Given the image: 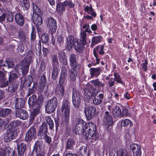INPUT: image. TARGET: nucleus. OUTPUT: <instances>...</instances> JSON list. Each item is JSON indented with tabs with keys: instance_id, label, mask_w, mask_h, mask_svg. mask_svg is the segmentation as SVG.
Wrapping results in <instances>:
<instances>
[{
	"instance_id": "f257e3e1",
	"label": "nucleus",
	"mask_w": 156,
	"mask_h": 156,
	"mask_svg": "<svg viewBox=\"0 0 156 156\" xmlns=\"http://www.w3.org/2000/svg\"><path fill=\"white\" fill-rule=\"evenodd\" d=\"M73 129L76 132L81 130L83 132L87 140L91 139L92 142L96 140L98 138L99 135L96 132L95 125L92 122L87 124L81 119H76Z\"/></svg>"
},
{
	"instance_id": "f03ea898",
	"label": "nucleus",
	"mask_w": 156,
	"mask_h": 156,
	"mask_svg": "<svg viewBox=\"0 0 156 156\" xmlns=\"http://www.w3.org/2000/svg\"><path fill=\"white\" fill-rule=\"evenodd\" d=\"M70 103L68 99H64L61 108L62 121L67 123L69 120L70 112Z\"/></svg>"
},
{
	"instance_id": "7ed1b4c3",
	"label": "nucleus",
	"mask_w": 156,
	"mask_h": 156,
	"mask_svg": "<svg viewBox=\"0 0 156 156\" xmlns=\"http://www.w3.org/2000/svg\"><path fill=\"white\" fill-rule=\"evenodd\" d=\"M108 110L112 112L115 117H123L127 115L128 110L126 108H123L122 112L120 108L113 102L108 105Z\"/></svg>"
},
{
	"instance_id": "20e7f679",
	"label": "nucleus",
	"mask_w": 156,
	"mask_h": 156,
	"mask_svg": "<svg viewBox=\"0 0 156 156\" xmlns=\"http://www.w3.org/2000/svg\"><path fill=\"white\" fill-rule=\"evenodd\" d=\"M58 104V101L55 97L48 100L46 106V111L48 114L52 112L55 109Z\"/></svg>"
},
{
	"instance_id": "39448f33",
	"label": "nucleus",
	"mask_w": 156,
	"mask_h": 156,
	"mask_svg": "<svg viewBox=\"0 0 156 156\" xmlns=\"http://www.w3.org/2000/svg\"><path fill=\"white\" fill-rule=\"evenodd\" d=\"M17 136V131L13 128H9L6 131L4 139L6 142H9L12 140L15 139Z\"/></svg>"
},
{
	"instance_id": "423d86ee",
	"label": "nucleus",
	"mask_w": 156,
	"mask_h": 156,
	"mask_svg": "<svg viewBox=\"0 0 156 156\" xmlns=\"http://www.w3.org/2000/svg\"><path fill=\"white\" fill-rule=\"evenodd\" d=\"M46 24L49 29V30L53 34L56 32L57 29L56 22L55 20L52 17H49L46 20Z\"/></svg>"
},
{
	"instance_id": "0eeeda50",
	"label": "nucleus",
	"mask_w": 156,
	"mask_h": 156,
	"mask_svg": "<svg viewBox=\"0 0 156 156\" xmlns=\"http://www.w3.org/2000/svg\"><path fill=\"white\" fill-rule=\"evenodd\" d=\"M72 100L73 103L75 107L79 108L81 102L80 96L76 90H74L73 91Z\"/></svg>"
},
{
	"instance_id": "6e6552de",
	"label": "nucleus",
	"mask_w": 156,
	"mask_h": 156,
	"mask_svg": "<svg viewBox=\"0 0 156 156\" xmlns=\"http://www.w3.org/2000/svg\"><path fill=\"white\" fill-rule=\"evenodd\" d=\"M36 135V129L34 127H31L27 131L26 134L25 140L27 141H30L35 138Z\"/></svg>"
},
{
	"instance_id": "1a4fd4ad",
	"label": "nucleus",
	"mask_w": 156,
	"mask_h": 156,
	"mask_svg": "<svg viewBox=\"0 0 156 156\" xmlns=\"http://www.w3.org/2000/svg\"><path fill=\"white\" fill-rule=\"evenodd\" d=\"M104 116L103 121L105 124L106 128L108 129L110 126H112L113 123L112 117L108 111L105 112Z\"/></svg>"
},
{
	"instance_id": "9d476101",
	"label": "nucleus",
	"mask_w": 156,
	"mask_h": 156,
	"mask_svg": "<svg viewBox=\"0 0 156 156\" xmlns=\"http://www.w3.org/2000/svg\"><path fill=\"white\" fill-rule=\"evenodd\" d=\"M96 111L95 107L91 106L87 108H85L84 112L87 118L90 119L94 116Z\"/></svg>"
},
{
	"instance_id": "9b49d317",
	"label": "nucleus",
	"mask_w": 156,
	"mask_h": 156,
	"mask_svg": "<svg viewBox=\"0 0 156 156\" xmlns=\"http://www.w3.org/2000/svg\"><path fill=\"white\" fill-rule=\"evenodd\" d=\"M70 65L73 69H79L80 66L77 63L76 56L74 54H71L69 57Z\"/></svg>"
},
{
	"instance_id": "f8f14e48",
	"label": "nucleus",
	"mask_w": 156,
	"mask_h": 156,
	"mask_svg": "<svg viewBox=\"0 0 156 156\" xmlns=\"http://www.w3.org/2000/svg\"><path fill=\"white\" fill-rule=\"evenodd\" d=\"M16 117L23 120H25L28 117L27 112L24 109H20L17 111L15 113Z\"/></svg>"
},
{
	"instance_id": "ddd939ff",
	"label": "nucleus",
	"mask_w": 156,
	"mask_h": 156,
	"mask_svg": "<svg viewBox=\"0 0 156 156\" xmlns=\"http://www.w3.org/2000/svg\"><path fill=\"white\" fill-rule=\"evenodd\" d=\"M77 41L76 39L74 38L73 36H69L67 38V45L66 47L67 50H71Z\"/></svg>"
},
{
	"instance_id": "4468645a",
	"label": "nucleus",
	"mask_w": 156,
	"mask_h": 156,
	"mask_svg": "<svg viewBox=\"0 0 156 156\" xmlns=\"http://www.w3.org/2000/svg\"><path fill=\"white\" fill-rule=\"evenodd\" d=\"M130 149L133 152L135 156H140L141 154V148L140 146L135 144H132L130 146Z\"/></svg>"
},
{
	"instance_id": "2eb2a0df",
	"label": "nucleus",
	"mask_w": 156,
	"mask_h": 156,
	"mask_svg": "<svg viewBox=\"0 0 156 156\" xmlns=\"http://www.w3.org/2000/svg\"><path fill=\"white\" fill-rule=\"evenodd\" d=\"M30 65L29 63H24L23 62H21L20 65H16L15 67L16 70H19V69H21L22 72L24 71H27L29 69Z\"/></svg>"
},
{
	"instance_id": "dca6fc26",
	"label": "nucleus",
	"mask_w": 156,
	"mask_h": 156,
	"mask_svg": "<svg viewBox=\"0 0 156 156\" xmlns=\"http://www.w3.org/2000/svg\"><path fill=\"white\" fill-rule=\"evenodd\" d=\"M37 156H45V151L43 148L38 144H36L34 149Z\"/></svg>"
},
{
	"instance_id": "f3484780",
	"label": "nucleus",
	"mask_w": 156,
	"mask_h": 156,
	"mask_svg": "<svg viewBox=\"0 0 156 156\" xmlns=\"http://www.w3.org/2000/svg\"><path fill=\"white\" fill-rule=\"evenodd\" d=\"M46 83V79L45 76H41L40 80L39 87L38 89V91L40 93L42 92Z\"/></svg>"
},
{
	"instance_id": "a211bd4d",
	"label": "nucleus",
	"mask_w": 156,
	"mask_h": 156,
	"mask_svg": "<svg viewBox=\"0 0 156 156\" xmlns=\"http://www.w3.org/2000/svg\"><path fill=\"white\" fill-rule=\"evenodd\" d=\"M25 104V101L22 98H18L16 99L15 102L16 109H20L23 108Z\"/></svg>"
},
{
	"instance_id": "6ab92c4d",
	"label": "nucleus",
	"mask_w": 156,
	"mask_h": 156,
	"mask_svg": "<svg viewBox=\"0 0 156 156\" xmlns=\"http://www.w3.org/2000/svg\"><path fill=\"white\" fill-rule=\"evenodd\" d=\"M82 42L79 41H77L76 42L74 45L73 46L75 50L78 52H81L84 49V47L83 44H81Z\"/></svg>"
},
{
	"instance_id": "aec40b11",
	"label": "nucleus",
	"mask_w": 156,
	"mask_h": 156,
	"mask_svg": "<svg viewBox=\"0 0 156 156\" xmlns=\"http://www.w3.org/2000/svg\"><path fill=\"white\" fill-rule=\"evenodd\" d=\"M16 23L20 26L23 25L24 23V19L22 15L20 13H17L15 16Z\"/></svg>"
},
{
	"instance_id": "412c9836",
	"label": "nucleus",
	"mask_w": 156,
	"mask_h": 156,
	"mask_svg": "<svg viewBox=\"0 0 156 156\" xmlns=\"http://www.w3.org/2000/svg\"><path fill=\"white\" fill-rule=\"evenodd\" d=\"M36 96L34 94L29 98L28 101V104L30 107H33L36 106L37 104L36 102Z\"/></svg>"
},
{
	"instance_id": "4be33fe9",
	"label": "nucleus",
	"mask_w": 156,
	"mask_h": 156,
	"mask_svg": "<svg viewBox=\"0 0 156 156\" xmlns=\"http://www.w3.org/2000/svg\"><path fill=\"white\" fill-rule=\"evenodd\" d=\"M84 10L88 14L94 17L96 16V14L95 12H94L90 4H89V5L85 6L84 8Z\"/></svg>"
},
{
	"instance_id": "5701e85b",
	"label": "nucleus",
	"mask_w": 156,
	"mask_h": 156,
	"mask_svg": "<svg viewBox=\"0 0 156 156\" xmlns=\"http://www.w3.org/2000/svg\"><path fill=\"white\" fill-rule=\"evenodd\" d=\"M33 21L37 27L41 26L43 23V20L41 15H35Z\"/></svg>"
},
{
	"instance_id": "b1692460",
	"label": "nucleus",
	"mask_w": 156,
	"mask_h": 156,
	"mask_svg": "<svg viewBox=\"0 0 156 156\" xmlns=\"http://www.w3.org/2000/svg\"><path fill=\"white\" fill-rule=\"evenodd\" d=\"M66 70L62 71L61 73V77L59 81V83L60 86H63V85L65 84L66 80Z\"/></svg>"
},
{
	"instance_id": "393cba45",
	"label": "nucleus",
	"mask_w": 156,
	"mask_h": 156,
	"mask_svg": "<svg viewBox=\"0 0 156 156\" xmlns=\"http://www.w3.org/2000/svg\"><path fill=\"white\" fill-rule=\"evenodd\" d=\"M90 73L92 77L98 76L101 73V69L99 68H92L90 69Z\"/></svg>"
},
{
	"instance_id": "a878e982",
	"label": "nucleus",
	"mask_w": 156,
	"mask_h": 156,
	"mask_svg": "<svg viewBox=\"0 0 156 156\" xmlns=\"http://www.w3.org/2000/svg\"><path fill=\"white\" fill-rule=\"evenodd\" d=\"M65 6L63 3L58 2L56 4V11L60 14H62L65 11Z\"/></svg>"
},
{
	"instance_id": "bb28decb",
	"label": "nucleus",
	"mask_w": 156,
	"mask_h": 156,
	"mask_svg": "<svg viewBox=\"0 0 156 156\" xmlns=\"http://www.w3.org/2000/svg\"><path fill=\"white\" fill-rule=\"evenodd\" d=\"M79 69H73L72 68L70 70L69 79L71 81H74L76 78L77 70Z\"/></svg>"
},
{
	"instance_id": "cd10ccee",
	"label": "nucleus",
	"mask_w": 156,
	"mask_h": 156,
	"mask_svg": "<svg viewBox=\"0 0 156 156\" xmlns=\"http://www.w3.org/2000/svg\"><path fill=\"white\" fill-rule=\"evenodd\" d=\"M20 4L24 10H27L30 7V2L28 0H21Z\"/></svg>"
},
{
	"instance_id": "c85d7f7f",
	"label": "nucleus",
	"mask_w": 156,
	"mask_h": 156,
	"mask_svg": "<svg viewBox=\"0 0 156 156\" xmlns=\"http://www.w3.org/2000/svg\"><path fill=\"white\" fill-rule=\"evenodd\" d=\"M86 34L85 32L81 29V31L80 34V40L79 41L82 42L83 45L86 44Z\"/></svg>"
},
{
	"instance_id": "c756f323",
	"label": "nucleus",
	"mask_w": 156,
	"mask_h": 156,
	"mask_svg": "<svg viewBox=\"0 0 156 156\" xmlns=\"http://www.w3.org/2000/svg\"><path fill=\"white\" fill-rule=\"evenodd\" d=\"M92 84L95 87L99 88L101 87H103L104 86L105 84L101 82L98 79L91 81Z\"/></svg>"
},
{
	"instance_id": "7c9ffc66",
	"label": "nucleus",
	"mask_w": 156,
	"mask_h": 156,
	"mask_svg": "<svg viewBox=\"0 0 156 156\" xmlns=\"http://www.w3.org/2000/svg\"><path fill=\"white\" fill-rule=\"evenodd\" d=\"M19 37L22 43H24L27 41V37L23 32L20 31V32Z\"/></svg>"
},
{
	"instance_id": "2f4dec72",
	"label": "nucleus",
	"mask_w": 156,
	"mask_h": 156,
	"mask_svg": "<svg viewBox=\"0 0 156 156\" xmlns=\"http://www.w3.org/2000/svg\"><path fill=\"white\" fill-rule=\"evenodd\" d=\"M102 38V37L101 35L93 37L92 39V45H94L95 44L98 43L101 41Z\"/></svg>"
},
{
	"instance_id": "473e14b6",
	"label": "nucleus",
	"mask_w": 156,
	"mask_h": 156,
	"mask_svg": "<svg viewBox=\"0 0 156 156\" xmlns=\"http://www.w3.org/2000/svg\"><path fill=\"white\" fill-rule=\"evenodd\" d=\"M11 109L5 108L0 110V116H5L8 115L11 112Z\"/></svg>"
},
{
	"instance_id": "72a5a7b5",
	"label": "nucleus",
	"mask_w": 156,
	"mask_h": 156,
	"mask_svg": "<svg viewBox=\"0 0 156 156\" xmlns=\"http://www.w3.org/2000/svg\"><path fill=\"white\" fill-rule=\"evenodd\" d=\"M75 142L74 140L71 138H69L67 140L66 145V150L68 149H71L74 145Z\"/></svg>"
},
{
	"instance_id": "f704fd0d",
	"label": "nucleus",
	"mask_w": 156,
	"mask_h": 156,
	"mask_svg": "<svg viewBox=\"0 0 156 156\" xmlns=\"http://www.w3.org/2000/svg\"><path fill=\"white\" fill-rule=\"evenodd\" d=\"M63 3L65 7L68 6L70 8H73L75 5V3L73 0H65Z\"/></svg>"
},
{
	"instance_id": "c9c22d12",
	"label": "nucleus",
	"mask_w": 156,
	"mask_h": 156,
	"mask_svg": "<svg viewBox=\"0 0 156 156\" xmlns=\"http://www.w3.org/2000/svg\"><path fill=\"white\" fill-rule=\"evenodd\" d=\"M121 125L122 126L125 127L128 126H131L133 125L131 121L127 119L122 120Z\"/></svg>"
},
{
	"instance_id": "e433bc0d",
	"label": "nucleus",
	"mask_w": 156,
	"mask_h": 156,
	"mask_svg": "<svg viewBox=\"0 0 156 156\" xmlns=\"http://www.w3.org/2000/svg\"><path fill=\"white\" fill-rule=\"evenodd\" d=\"M60 56L59 60L61 63L63 65H66L67 64V61L66 58H65V55L64 53H62L59 54Z\"/></svg>"
},
{
	"instance_id": "4c0bfd02",
	"label": "nucleus",
	"mask_w": 156,
	"mask_h": 156,
	"mask_svg": "<svg viewBox=\"0 0 156 156\" xmlns=\"http://www.w3.org/2000/svg\"><path fill=\"white\" fill-rule=\"evenodd\" d=\"M33 8L34 12L33 15H34V13L35 15H41V14L42 13V11L35 4L33 5Z\"/></svg>"
},
{
	"instance_id": "58836bf2",
	"label": "nucleus",
	"mask_w": 156,
	"mask_h": 156,
	"mask_svg": "<svg viewBox=\"0 0 156 156\" xmlns=\"http://www.w3.org/2000/svg\"><path fill=\"white\" fill-rule=\"evenodd\" d=\"M19 152H21V153H23L26 149V145L24 143H21L20 145H18L17 147Z\"/></svg>"
},
{
	"instance_id": "ea45409f",
	"label": "nucleus",
	"mask_w": 156,
	"mask_h": 156,
	"mask_svg": "<svg viewBox=\"0 0 156 156\" xmlns=\"http://www.w3.org/2000/svg\"><path fill=\"white\" fill-rule=\"evenodd\" d=\"M58 73V69L57 66L54 67L52 74V77L54 79H56L57 77Z\"/></svg>"
},
{
	"instance_id": "a19ab883",
	"label": "nucleus",
	"mask_w": 156,
	"mask_h": 156,
	"mask_svg": "<svg viewBox=\"0 0 156 156\" xmlns=\"http://www.w3.org/2000/svg\"><path fill=\"white\" fill-rule=\"evenodd\" d=\"M11 150V148L8 147H6L3 151L2 154L4 156H10V154Z\"/></svg>"
},
{
	"instance_id": "79ce46f5",
	"label": "nucleus",
	"mask_w": 156,
	"mask_h": 156,
	"mask_svg": "<svg viewBox=\"0 0 156 156\" xmlns=\"http://www.w3.org/2000/svg\"><path fill=\"white\" fill-rule=\"evenodd\" d=\"M92 90L89 89L87 88H86L84 90L85 96H86L88 98H90V97L92 95Z\"/></svg>"
},
{
	"instance_id": "37998d69",
	"label": "nucleus",
	"mask_w": 156,
	"mask_h": 156,
	"mask_svg": "<svg viewBox=\"0 0 156 156\" xmlns=\"http://www.w3.org/2000/svg\"><path fill=\"white\" fill-rule=\"evenodd\" d=\"M39 107L40 105L39 104H36V106L31 107L33 108V110L32 112V113L34 115H36L39 113L40 111Z\"/></svg>"
},
{
	"instance_id": "c03bdc74",
	"label": "nucleus",
	"mask_w": 156,
	"mask_h": 156,
	"mask_svg": "<svg viewBox=\"0 0 156 156\" xmlns=\"http://www.w3.org/2000/svg\"><path fill=\"white\" fill-rule=\"evenodd\" d=\"M46 119L48 123V124L49 128L52 129L54 127V122L51 119L49 116L46 117Z\"/></svg>"
},
{
	"instance_id": "a18cd8bd",
	"label": "nucleus",
	"mask_w": 156,
	"mask_h": 156,
	"mask_svg": "<svg viewBox=\"0 0 156 156\" xmlns=\"http://www.w3.org/2000/svg\"><path fill=\"white\" fill-rule=\"evenodd\" d=\"M104 47V46L103 45H99L96 48L94 49H95L96 52V51H97L99 52L100 54L102 55L104 53L103 51Z\"/></svg>"
},
{
	"instance_id": "49530a36",
	"label": "nucleus",
	"mask_w": 156,
	"mask_h": 156,
	"mask_svg": "<svg viewBox=\"0 0 156 156\" xmlns=\"http://www.w3.org/2000/svg\"><path fill=\"white\" fill-rule=\"evenodd\" d=\"M17 88V86L16 84H12L8 87V91L12 92L13 93L16 90Z\"/></svg>"
},
{
	"instance_id": "de8ad7c7",
	"label": "nucleus",
	"mask_w": 156,
	"mask_h": 156,
	"mask_svg": "<svg viewBox=\"0 0 156 156\" xmlns=\"http://www.w3.org/2000/svg\"><path fill=\"white\" fill-rule=\"evenodd\" d=\"M96 94H94V97L93 99V103L95 105H98L101 103L102 101L99 98L96 97Z\"/></svg>"
},
{
	"instance_id": "09e8293b",
	"label": "nucleus",
	"mask_w": 156,
	"mask_h": 156,
	"mask_svg": "<svg viewBox=\"0 0 156 156\" xmlns=\"http://www.w3.org/2000/svg\"><path fill=\"white\" fill-rule=\"evenodd\" d=\"M114 80L117 82L122 84L123 82L121 80L119 74L117 73H115L114 74Z\"/></svg>"
},
{
	"instance_id": "8fccbe9b",
	"label": "nucleus",
	"mask_w": 156,
	"mask_h": 156,
	"mask_svg": "<svg viewBox=\"0 0 156 156\" xmlns=\"http://www.w3.org/2000/svg\"><path fill=\"white\" fill-rule=\"evenodd\" d=\"M64 42L63 37L62 35H59L57 37V43L59 45H61Z\"/></svg>"
},
{
	"instance_id": "3c124183",
	"label": "nucleus",
	"mask_w": 156,
	"mask_h": 156,
	"mask_svg": "<svg viewBox=\"0 0 156 156\" xmlns=\"http://www.w3.org/2000/svg\"><path fill=\"white\" fill-rule=\"evenodd\" d=\"M57 93L62 98L64 94V88L63 86H60L59 89L57 90Z\"/></svg>"
},
{
	"instance_id": "603ef678",
	"label": "nucleus",
	"mask_w": 156,
	"mask_h": 156,
	"mask_svg": "<svg viewBox=\"0 0 156 156\" xmlns=\"http://www.w3.org/2000/svg\"><path fill=\"white\" fill-rule=\"evenodd\" d=\"M13 16L12 12L11 11L8 12V14L6 16L7 20L11 22L13 21Z\"/></svg>"
},
{
	"instance_id": "864d4df0",
	"label": "nucleus",
	"mask_w": 156,
	"mask_h": 156,
	"mask_svg": "<svg viewBox=\"0 0 156 156\" xmlns=\"http://www.w3.org/2000/svg\"><path fill=\"white\" fill-rule=\"evenodd\" d=\"M41 39L42 42L46 43L48 41V37L47 34H44L41 36Z\"/></svg>"
},
{
	"instance_id": "5fc2aeb1",
	"label": "nucleus",
	"mask_w": 156,
	"mask_h": 156,
	"mask_svg": "<svg viewBox=\"0 0 156 156\" xmlns=\"http://www.w3.org/2000/svg\"><path fill=\"white\" fill-rule=\"evenodd\" d=\"M21 124V122L20 121L15 120L11 123V125L12 127H14L20 125Z\"/></svg>"
},
{
	"instance_id": "6e6d98bb",
	"label": "nucleus",
	"mask_w": 156,
	"mask_h": 156,
	"mask_svg": "<svg viewBox=\"0 0 156 156\" xmlns=\"http://www.w3.org/2000/svg\"><path fill=\"white\" fill-rule=\"evenodd\" d=\"M117 155L119 156H126V152L123 149H119L117 153Z\"/></svg>"
},
{
	"instance_id": "4d7b16f0",
	"label": "nucleus",
	"mask_w": 156,
	"mask_h": 156,
	"mask_svg": "<svg viewBox=\"0 0 156 156\" xmlns=\"http://www.w3.org/2000/svg\"><path fill=\"white\" fill-rule=\"evenodd\" d=\"M83 28L85 30L84 31L85 32V33L88 32L89 33H90L91 32V31L90 29L89 25L88 24L86 23L85 24L83 27Z\"/></svg>"
},
{
	"instance_id": "13d9d810",
	"label": "nucleus",
	"mask_w": 156,
	"mask_h": 156,
	"mask_svg": "<svg viewBox=\"0 0 156 156\" xmlns=\"http://www.w3.org/2000/svg\"><path fill=\"white\" fill-rule=\"evenodd\" d=\"M53 65L54 67L57 66L58 64V60L57 56L55 55H54L52 57Z\"/></svg>"
},
{
	"instance_id": "bf43d9fd",
	"label": "nucleus",
	"mask_w": 156,
	"mask_h": 156,
	"mask_svg": "<svg viewBox=\"0 0 156 156\" xmlns=\"http://www.w3.org/2000/svg\"><path fill=\"white\" fill-rule=\"evenodd\" d=\"M41 138H44L45 141L48 144H50L51 142V138L48 136L46 134H44L43 136L41 137Z\"/></svg>"
},
{
	"instance_id": "052dcab7",
	"label": "nucleus",
	"mask_w": 156,
	"mask_h": 156,
	"mask_svg": "<svg viewBox=\"0 0 156 156\" xmlns=\"http://www.w3.org/2000/svg\"><path fill=\"white\" fill-rule=\"evenodd\" d=\"M17 78V75L16 73H12L9 76V81L10 82L13 80L16 79Z\"/></svg>"
},
{
	"instance_id": "680f3d73",
	"label": "nucleus",
	"mask_w": 156,
	"mask_h": 156,
	"mask_svg": "<svg viewBox=\"0 0 156 156\" xmlns=\"http://www.w3.org/2000/svg\"><path fill=\"white\" fill-rule=\"evenodd\" d=\"M44 129V131H46V127L44 124L42 125L41 126L39 132L38 133V135L41 134L42 132L43 131Z\"/></svg>"
},
{
	"instance_id": "e2e57ef3",
	"label": "nucleus",
	"mask_w": 156,
	"mask_h": 156,
	"mask_svg": "<svg viewBox=\"0 0 156 156\" xmlns=\"http://www.w3.org/2000/svg\"><path fill=\"white\" fill-rule=\"evenodd\" d=\"M87 151V148L85 146H82L81 147L80 150V152L81 154L83 155L85 154Z\"/></svg>"
},
{
	"instance_id": "0e129e2a",
	"label": "nucleus",
	"mask_w": 156,
	"mask_h": 156,
	"mask_svg": "<svg viewBox=\"0 0 156 156\" xmlns=\"http://www.w3.org/2000/svg\"><path fill=\"white\" fill-rule=\"evenodd\" d=\"M147 62L146 61L145 62L142 63L141 64V66L142 67V68L145 71H146L147 69Z\"/></svg>"
},
{
	"instance_id": "69168bd1",
	"label": "nucleus",
	"mask_w": 156,
	"mask_h": 156,
	"mask_svg": "<svg viewBox=\"0 0 156 156\" xmlns=\"http://www.w3.org/2000/svg\"><path fill=\"white\" fill-rule=\"evenodd\" d=\"M22 44H20L18 47L17 49L19 51H20L21 52H23L24 49V46H23V43H22Z\"/></svg>"
},
{
	"instance_id": "338daca9",
	"label": "nucleus",
	"mask_w": 156,
	"mask_h": 156,
	"mask_svg": "<svg viewBox=\"0 0 156 156\" xmlns=\"http://www.w3.org/2000/svg\"><path fill=\"white\" fill-rule=\"evenodd\" d=\"M5 64H6V66L7 67V66H8V68H12L14 67V65L12 63V62H9L8 61H6V62H5Z\"/></svg>"
},
{
	"instance_id": "774afa93",
	"label": "nucleus",
	"mask_w": 156,
	"mask_h": 156,
	"mask_svg": "<svg viewBox=\"0 0 156 156\" xmlns=\"http://www.w3.org/2000/svg\"><path fill=\"white\" fill-rule=\"evenodd\" d=\"M93 54L94 56L96 58V63L97 64H98L99 62L100 59L98 58V54L95 51V49H94Z\"/></svg>"
}]
</instances>
